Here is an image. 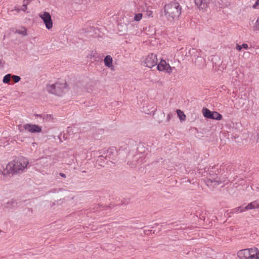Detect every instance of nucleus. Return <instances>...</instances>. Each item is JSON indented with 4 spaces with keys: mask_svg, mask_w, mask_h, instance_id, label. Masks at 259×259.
Masks as SVG:
<instances>
[{
    "mask_svg": "<svg viewBox=\"0 0 259 259\" xmlns=\"http://www.w3.org/2000/svg\"><path fill=\"white\" fill-rule=\"evenodd\" d=\"M28 164L27 158L23 156L16 157L6 165L3 169V174L4 176H13L21 174L24 171Z\"/></svg>",
    "mask_w": 259,
    "mask_h": 259,
    "instance_id": "nucleus-1",
    "label": "nucleus"
},
{
    "mask_svg": "<svg viewBox=\"0 0 259 259\" xmlns=\"http://www.w3.org/2000/svg\"><path fill=\"white\" fill-rule=\"evenodd\" d=\"M181 13V8L177 2H172L165 6L161 12L160 18L162 21L172 22L178 19Z\"/></svg>",
    "mask_w": 259,
    "mask_h": 259,
    "instance_id": "nucleus-2",
    "label": "nucleus"
},
{
    "mask_svg": "<svg viewBox=\"0 0 259 259\" xmlns=\"http://www.w3.org/2000/svg\"><path fill=\"white\" fill-rule=\"evenodd\" d=\"M46 90L49 93L63 97L68 92L69 88L65 81L58 80L54 83L47 84Z\"/></svg>",
    "mask_w": 259,
    "mask_h": 259,
    "instance_id": "nucleus-3",
    "label": "nucleus"
},
{
    "mask_svg": "<svg viewBox=\"0 0 259 259\" xmlns=\"http://www.w3.org/2000/svg\"><path fill=\"white\" fill-rule=\"evenodd\" d=\"M237 255L239 259H259V249L256 247L241 249Z\"/></svg>",
    "mask_w": 259,
    "mask_h": 259,
    "instance_id": "nucleus-4",
    "label": "nucleus"
},
{
    "mask_svg": "<svg viewBox=\"0 0 259 259\" xmlns=\"http://www.w3.org/2000/svg\"><path fill=\"white\" fill-rule=\"evenodd\" d=\"M47 29L50 30L53 27V21L50 14L48 12H41L38 14Z\"/></svg>",
    "mask_w": 259,
    "mask_h": 259,
    "instance_id": "nucleus-5",
    "label": "nucleus"
},
{
    "mask_svg": "<svg viewBox=\"0 0 259 259\" xmlns=\"http://www.w3.org/2000/svg\"><path fill=\"white\" fill-rule=\"evenodd\" d=\"M142 62L147 67L151 68L158 63V59L156 54L151 53L144 57Z\"/></svg>",
    "mask_w": 259,
    "mask_h": 259,
    "instance_id": "nucleus-6",
    "label": "nucleus"
},
{
    "mask_svg": "<svg viewBox=\"0 0 259 259\" xmlns=\"http://www.w3.org/2000/svg\"><path fill=\"white\" fill-rule=\"evenodd\" d=\"M18 128L20 132L25 131L31 133H39L41 132V127L40 126L30 123L19 125Z\"/></svg>",
    "mask_w": 259,
    "mask_h": 259,
    "instance_id": "nucleus-7",
    "label": "nucleus"
},
{
    "mask_svg": "<svg viewBox=\"0 0 259 259\" xmlns=\"http://www.w3.org/2000/svg\"><path fill=\"white\" fill-rule=\"evenodd\" d=\"M202 114L207 118L213 119L220 120L222 119V116L216 111H211L207 108L202 109Z\"/></svg>",
    "mask_w": 259,
    "mask_h": 259,
    "instance_id": "nucleus-8",
    "label": "nucleus"
},
{
    "mask_svg": "<svg viewBox=\"0 0 259 259\" xmlns=\"http://www.w3.org/2000/svg\"><path fill=\"white\" fill-rule=\"evenodd\" d=\"M157 68L159 71H162L168 74H170L172 72L174 68L171 67L165 60L162 59L158 63H157Z\"/></svg>",
    "mask_w": 259,
    "mask_h": 259,
    "instance_id": "nucleus-9",
    "label": "nucleus"
},
{
    "mask_svg": "<svg viewBox=\"0 0 259 259\" xmlns=\"http://www.w3.org/2000/svg\"><path fill=\"white\" fill-rule=\"evenodd\" d=\"M205 183L207 186L209 187L214 188L222 182L220 181V179H219L218 177L213 179L210 177V178H207L206 180L205 181Z\"/></svg>",
    "mask_w": 259,
    "mask_h": 259,
    "instance_id": "nucleus-10",
    "label": "nucleus"
},
{
    "mask_svg": "<svg viewBox=\"0 0 259 259\" xmlns=\"http://www.w3.org/2000/svg\"><path fill=\"white\" fill-rule=\"evenodd\" d=\"M104 63L105 66L109 68L111 70H115V66L113 63V59L110 55H107L105 57Z\"/></svg>",
    "mask_w": 259,
    "mask_h": 259,
    "instance_id": "nucleus-11",
    "label": "nucleus"
},
{
    "mask_svg": "<svg viewBox=\"0 0 259 259\" xmlns=\"http://www.w3.org/2000/svg\"><path fill=\"white\" fill-rule=\"evenodd\" d=\"M197 7L200 10H205L208 6L209 0H194Z\"/></svg>",
    "mask_w": 259,
    "mask_h": 259,
    "instance_id": "nucleus-12",
    "label": "nucleus"
},
{
    "mask_svg": "<svg viewBox=\"0 0 259 259\" xmlns=\"http://www.w3.org/2000/svg\"><path fill=\"white\" fill-rule=\"evenodd\" d=\"M259 208V200L253 201L245 206V208L248 209Z\"/></svg>",
    "mask_w": 259,
    "mask_h": 259,
    "instance_id": "nucleus-13",
    "label": "nucleus"
},
{
    "mask_svg": "<svg viewBox=\"0 0 259 259\" xmlns=\"http://www.w3.org/2000/svg\"><path fill=\"white\" fill-rule=\"evenodd\" d=\"M28 4V0H24L21 8L18 6H17L15 7L14 10L17 12H20V11L25 12L27 10V6Z\"/></svg>",
    "mask_w": 259,
    "mask_h": 259,
    "instance_id": "nucleus-14",
    "label": "nucleus"
},
{
    "mask_svg": "<svg viewBox=\"0 0 259 259\" xmlns=\"http://www.w3.org/2000/svg\"><path fill=\"white\" fill-rule=\"evenodd\" d=\"M176 112L180 121H185L186 119V116L184 112L179 109L177 110Z\"/></svg>",
    "mask_w": 259,
    "mask_h": 259,
    "instance_id": "nucleus-15",
    "label": "nucleus"
},
{
    "mask_svg": "<svg viewBox=\"0 0 259 259\" xmlns=\"http://www.w3.org/2000/svg\"><path fill=\"white\" fill-rule=\"evenodd\" d=\"M12 78V75L11 74H7L4 76L3 82L4 83H9Z\"/></svg>",
    "mask_w": 259,
    "mask_h": 259,
    "instance_id": "nucleus-16",
    "label": "nucleus"
},
{
    "mask_svg": "<svg viewBox=\"0 0 259 259\" xmlns=\"http://www.w3.org/2000/svg\"><path fill=\"white\" fill-rule=\"evenodd\" d=\"M248 46L247 44H243L241 45L237 44L236 46V49L237 50L240 51L242 49H248Z\"/></svg>",
    "mask_w": 259,
    "mask_h": 259,
    "instance_id": "nucleus-17",
    "label": "nucleus"
},
{
    "mask_svg": "<svg viewBox=\"0 0 259 259\" xmlns=\"http://www.w3.org/2000/svg\"><path fill=\"white\" fill-rule=\"evenodd\" d=\"M17 32L23 35H27V29L24 27H21L17 30Z\"/></svg>",
    "mask_w": 259,
    "mask_h": 259,
    "instance_id": "nucleus-18",
    "label": "nucleus"
},
{
    "mask_svg": "<svg viewBox=\"0 0 259 259\" xmlns=\"http://www.w3.org/2000/svg\"><path fill=\"white\" fill-rule=\"evenodd\" d=\"M142 14L141 13L136 14L134 17V20L136 21H139L142 18Z\"/></svg>",
    "mask_w": 259,
    "mask_h": 259,
    "instance_id": "nucleus-19",
    "label": "nucleus"
},
{
    "mask_svg": "<svg viewBox=\"0 0 259 259\" xmlns=\"http://www.w3.org/2000/svg\"><path fill=\"white\" fill-rule=\"evenodd\" d=\"M12 78L14 80V81L15 83L18 82L21 79V78L19 76L15 75H12Z\"/></svg>",
    "mask_w": 259,
    "mask_h": 259,
    "instance_id": "nucleus-20",
    "label": "nucleus"
},
{
    "mask_svg": "<svg viewBox=\"0 0 259 259\" xmlns=\"http://www.w3.org/2000/svg\"><path fill=\"white\" fill-rule=\"evenodd\" d=\"M43 119L44 121H49L53 119V118L51 115L47 114L44 115Z\"/></svg>",
    "mask_w": 259,
    "mask_h": 259,
    "instance_id": "nucleus-21",
    "label": "nucleus"
},
{
    "mask_svg": "<svg viewBox=\"0 0 259 259\" xmlns=\"http://www.w3.org/2000/svg\"><path fill=\"white\" fill-rule=\"evenodd\" d=\"M255 30H259V17L256 20L253 28Z\"/></svg>",
    "mask_w": 259,
    "mask_h": 259,
    "instance_id": "nucleus-22",
    "label": "nucleus"
},
{
    "mask_svg": "<svg viewBox=\"0 0 259 259\" xmlns=\"http://www.w3.org/2000/svg\"><path fill=\"white\" fill-rule=\"evenodd\" d=\"M246 210H247V209L245 208V206H240V207H239L237 208L236 211L238 212H241L244 211H245Z\"/></svg>",
    "mask_w": 259,
    "mask_h": 259,
    "instance_id": "nucleus-23",
    "label": "nucleus"
},
{
    "mask_svg": "<svg viewBox=\"0 0 259 259\" xmlns=\"http://www.w3.org/2000/svg\"><path fill=\"white\" fill-rule=\"evenodd\" d=\"M152 14H153V12L152 11H150V10H148L146 12V13H145V15L146 16V17H147L148 18H150V17H152Z\"/></svg>",
    "mask_w": 259,
    "mask_h": 259,
    "instance_id": "nucleus-24",
    "label": "nucleus"
},
{
    "mask_svg": "<svg viewBox=\"0 0 259 259\" xmlns=\"http://www.w3.org/2000/svg\"><path fill=\"white\" fill-rule=\"evenodd\" d=\"M252 8L255 9H259V2L256 1L255 4L252 6Z\"/></svg>",
    "mask_w": 259,
    "mask_h": 259,
    "instance_id": "nucleus-25",
    "label": "nucleus"
},
{
    "mask_svg": "<svg viewBox=\"0 0 259 259\" xmlns=\"http://www.w3.org/2000/svg\"><path fill=\"white\" fill-rule=\"evenodd\" d=\"M36 144L35 143H33L32 144V145L33 147H34V146L36 145Z\"/></svg>",
    "mask_w": 259,
    "mask_h": 259,
    "instance_id": "nucleus-26",
    "label": "nucleus"
},
{
    "mask_svg": "<svg viewBox=\"0 0 259 259\" xmlns=\"http://www.w3.org/2000/svg\"><path fill=\"white\" fill-rule=\"evenodd\" d=\"M144 112H145V113H146L147 114H149V112H146V111H144Z\"/></svg>",
    "mask_w": 259,
    "mask_h": 259,
    "instance_id": "nucleus-27",
    "label": "nucleus"
},
{
    "mask_svg": "<svg viewBox=\"0 0 259 259\" xmlns=\"http://www.w3.org/2000/svg\"><path fill=\"white\" fill-rule=\"evenodd\" d=\"M256 1L259 2V0H256Z\"/></svg>",
    "mask_w": 259,
    "mask_h": 259,
    "instance_id": "nucleus-28",
    "label": "nucleus"
}]
</instances>
